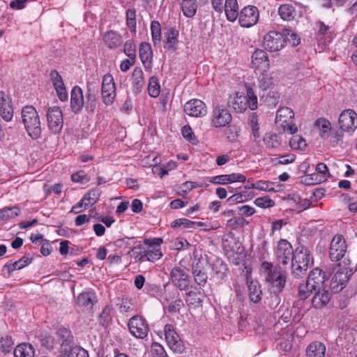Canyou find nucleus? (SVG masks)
<instances>
[{"label":"nucleus","mask_w":357,"mask_h":357,"mask_svg":"<svg viewBox=\"0 0 357 357\" xmlns=\"http://www.w3.org/2000/svg\"><path fill=\"white\" fill-rule=\"evenodd\" d=\"M323 278L324 271L318 268L312 269L310 272L307 278L298 285L297 296L299 300L305 301L312 296L316 288L318 289L319 287H321Z\"/></svg>","instance_id":"nucleus-1"},{"label":"nucleus","mask_w":357,"mask_h":357,"mask_svg":"<svg viewBox=\"0 0 357 357\" xmlns=\"http://www.w3.org/2000/svg\"><path fill=\"white\" fill-rule=\"evenodd\" d=\"M228 105L236 112L241 113L248 107L251 110H255L257 108V97L251 87L247 89L246 96L236 93L229 96Z\"/></svg>","instance_id":"nucleus-2"},{"label":"nucleus","mask_w":357,"mask_h":357,"mask_svg":"<svg viewBox=\"0 0 357 357\" xmlns=\"http://www.w3.org/2000/svg\"><path fill=\"white\" fill-rule=\"evenodd\" d=\"M22 119L28 135L38 139L41 135L40 121L38 112L33 106H25L22 109Z\"/></svg>","instance_id":"nucleus-3"},{"label":"nucleus","mask_w":357,"mask_h":357,"mask_svg":"<svg viewBox=\"0 0 357 357\" xmlns=\"http://www.w3.org/2000/svg\"><path fill=\"white\" fill-rule=\"evenodd\" d=\"M343 263L344 266H342L340 264L339 268L336 271L332 279L330 281L328 280V288L333 294L340 291L354 273L353 269L349 267L350 260L344 258Z\"/></svg>","instance_id":"nucleus-4"},{"label":"nucleus","mask_w":357,"mask_h":357,"mask_svg":"<svg viewBox=\"0 0 357 357\" xmlns=\"http://www.w3.org/2000/svg\"><path fill=\"white\" fill-rule=\"evenodd\" d=\"M232 121L230 112L221 105H213L211 114V125L215 128L227 126Z\"/></svg>","instance_id":"nucleus-5"},{"label":"nucleus","mask_w":357,"mask_h":357,"mask_svg":"<svg viewBox=\"0 0 357 357\" xmlns=\"http://www.w3.org/2000/svg\"><path fill=\"white\" fill-rule=\"evenodd\" d=\"M321 287H319L318 289L316 288L312 298L311 299L312 305L314 307L319 309L326 305L331 300L332 292L329 290L328 278L326 273L324 272V278L321 281Z\"/></svg>","instance_id":"nucleus-6"},{"label":"nucleus","mask_w":357,"mask_h":357,"mask_svg":"<svg viewBox=\"0 0 357 357\" xmlns=\"http://www.w3.org/2000/svg\"><path fill=\"white\" fill-rule=\"evenodd\" d=\"M294 117V111L287 107H281L277 111L275 123L281 126L284 131L294 134L297 132V127L292 123Z\"/></svg>","instance_id":"nucleus-7"},{"label":"nucleus","mask_w":357,"mask_h":357,"mask_svg":"<svg viewBox=\"0 0 357 357\" xmlns=\"http://www.w3.org/2000/svg\"><path fill=\"white\" fill-rule=\"evenodd\" d=\"M46 116L50 130L54 134L60 133L63 126V116L61 108L56 106L48 107Z\"/></svg>","instance_id":"nucleus-8"},{"label":"nucleus","mask_w":357,"mask_h":357,"mask_svg":"<svg viewBox=\"0 0 357 357\" xmlns=\"http://www.w3.org/2000/svg\"><path fill=\"white\" fill-rule=\"evenodd\" d=\"M116 96V85L114 78L111 74H106L103 76L101 86V98L105 105L113 104Z\"/></svg>","instance_id":"nucleus-9"},{"label":"nucleus","mask_w":357,"mask_h":357,"mask_svg":"<svg viewBox=\"0 0 357 357\" xmlns=\"http://www.w3.org/2000/svg\"><path fill=\"white\" fill-rule=\"evenodd\" d=\"M347 249L346 241L342 235H335L331 243L329 256L333 261H339L345 256Z\"/></svg>","instance_id":"nucleus-10"},{"label":"nucleus","mask_w":357,"mask_h":357,"mask_svg":"<svg viewBox=\"0 0 357 357\" xmlns=\"http://www.w3.org/2000/svg\"><path fill=\"white\" fill-rule=\"evenodd\" d=\"M285 44V37L279 31H269L264 37V45L270 52L279 51L284 47Z\"/></svg>","instance_id":"nucleus-11"},{"label":"nucleus","mask_w":357,"mask_h":357,"mask_svg":"<svg viewBox=\"0 0 357 357\" xmlns=\"http://www.w3.org/2000/svg\"><path fill=\"white\" fill-rule=\"evenodd\" d=\"M169 278L174 287L181 291H186L189 287V275L185 268L175 266L172 268Z\"/></svg>","instance_id":"nucleus-12"},{"label":"nucleus","mask_w":357,"mask_h":357,"mask_svg":"<svg viewBox=\"0 0 357 357\" xmlns=\"http://www.w3.org/2000/svg\"><path fill=\"white\" fill-rule=\"evenodd\" d=\"M166 342L169 347L175 353L181 354L185 350V346L178 333L171 324H166L164 328Z\"/></svg>","instance_id":"nucleus-13"},{"label":"nucleus","mask_w":357,"mask_h":357,"mask_svg":"<svg viewBox=\"0 0 357 357\" xmlns=\"http://www.w3.org/2000/svg\"><path fill=\"white\" fill-rule=\"evenodd\" d=\"M128 328L130 333L137 337H146L149 332V326L146 321L141 316H134L129 320Z\"/></svg>","instance_id":"nucleus-14"},{"label":"nucleus","mask_w":357,"mask_h":357,"mask_svg":"<svg viewBox=\"0 0 357 357\" xmlns=\"http://www.w3.org/2000/svg\"><path fill=\"white\" fill-rule=\"evenodd\" d=\"M259 15L257 7L253 6H245L238 13V22L243 27H251L257 22Z\"/></svg>","instance_id":"nucleus-15"},{"label":"nucleus","mask_w":357,"mask_h":357,"mask_svg":"<svg viewBox=\"0 0 357 357\" xmlns=\"http://www.w3.org/2000/svg\"><path fill=\"white\" fill-rule=\"evenodd\" d=\"M277 261L282 265H286L289 261H292L294 251L291 245L284 239L280 240L275 250Z\"/></svg>","instance_id":"nucleus-16"},{"label":"nucleus","mask_w":357,"mask_h":357,"mask_svg":"<svg viewBox=\"0 0 357 357\" xmlns=\"http://www.w3.org/2000/svg\"><path fill=\"white\" fill-rule=\"evenodd\" d=\"M339 124L344 132H353L357 128V114L352 109L344 110L340 115Z\"/></svg>","instance_id":"nucleus-17"},{"label":"nucleus","mask_w":357,"mask_h":357,"mask_svg":"<svg viewBox=\"0 0 357 357\" xmlns=\"http://www.w3.org/2000/svg\"><path fill=\"white\" fill-rule=\"evenodd\" d=\"M184 112L188 116L202 117L207 114L206 104L199 99H192L184 105Z\"/></svg>","instance_id":"nucleus-18"},{"label":"nucleus","mask_w":357,"mask_h":357,"mask_svg":"<svg viewBox=\"0 0 357 357\" xmlns=\"http://www.w3.org/2000/svg\"><path fill=\"white\" fill-rule=\"evenodd\" d=\"M252 66L259 71L266 72L269 69L268 55L263 50H256L252 55Z\"/></svg>","instance_id":"nucleus-19"},{"label":"nucleus","mask_w":357,"mask_h":357,"mask_svg":"<svg viewBox=\"0 0 357 357\" xmlns=\"http://www.w3.org/2000/svg\"><path fill=\"white\" fill-rule=\"evenodd\" d=\"M0 116L6 121H10L13 117V109L10 97L4 92H0Z\"/></svg>","instance_id":"nucleus-20"},{"label":"nucleus","mask_w":357,"mask_h":357,"mask_svg":"<svg viewBox=\"0 0 357 357\" xmlns=\"http://www.w3.org/2000/svg\"><path fill=\"white\" fill-rule=\"evenodd\" d=\"M246 181V177L240 173H232L230 174H222L215 176L211 178L210 182L218 185H226L235 182L243 183Z\"/></svg>","instance_id":"nucleus-21"},{"label":"nucleus","mask_w":357,"mask_h":357,"mask_svg":"<svg viewBox=\"0 0 357 357\" xmlns=\"http://www.w3.org/2000/svg\"><path fill=\"white\" fill-rule=\"evenodd\" d=\"M291 261L309 267L313 264V258L307 248L299 246L296 248Z\"/></svg>","instance_id":"nucleus-22"},{"label":"nucleus","mask_w":357,"mask_h":357,"mask_svg":"<svg viewBox=\"0 0 357 357\" xmlns=\"http://www.w3.org/2000/svg\"><path fill=\"white\" fill-rule=\"evenodd\" d=\"M84 106V96L82 89L75 86L70 92V107L73 112L78 114Z\"/></svg>","instance_id":"nucleus-23"},{"label":"nucleus","mask_w":357,"mask_h":357,"mask_svg":"<svg viewBox=\"0 0 357 357\" xmlns=\"http://www.w3.org/2000/svg\"><path fill=\"white\" fill-rule=\"evenodd\" d=\"M266 281L276 288L278 292L282 291L286 282V275L280 270L275 269L270 275L266 278Z\"/></svg>","instance_id":"nucleus-24"},{"label":"nucleus","mask_w":357,"mask_h":357,"mask_svg":"<svg viewBox=\"0 0 357 357\" xmlns=\"http://www.w3.org/2000/svg\"><path fill=\"white\" fill-rule=\"evenodd\" d=\"M246 282L249 290V297L250 300L257 303L261 299L262 291L259 283L256 280H252L250 275H247Z\"/></svg>","instance_id":"nucleus-25"},{"label":"nucleus","mask_w":357,"mask_h":357,"mask_svg":"<svg viewBox=\"0 0 357 357\" xmlns=\"http://www.w3.org/2000/svg\"><path fill=\"white\" fill-rule=\"evenodd\" d=\"M315 26L317 38L319 40H324V42H330L333 35L332 26L326 25L321 20H318L315 23Z\"/></svg>","instance_id":"nucleus-26"},{"label":"nucleus","mask_w":357,"mask_h":357,"mask_svg":"<svg viewBox=\"0 0 357 357\" xmlns=\"http://www.w3.org/2000/svg\"><path fill=\"white\" fill-rule=\"evenodd\" d=\"M132 91L135 93H139L142 91L144 86V73L141 68L136 67L132 71L130 78Z\"/></svg>","instance_id":"nucleus-27"},{"label":"nucleus","mask_w":357,"mask_h":357,"mask_svg":"<svg viewBox=\"0 0 357 357\" xmlns=\"http://www.w3.org/2000/svg\"><path fill=\"white\" fill-rule=\"evenodd\" d=\"M139 58L145 68L150 67L153 60V52L149 43L143 42L139 47Z\"/></svg>","instance_id":"nucleus-28"},{"label":"nucleus","mask_w":357,"mask_h":357,"mask_svg":"<svg viewBox=\"0 0 357 357\" xmlns=\"http://www.w3.org/2000/svg\"><path fill=\"white\" fill-rule=\"evenodd\" d=\"M326 354V346L324 343L314 341L310 343L306 349L307 357H324Z\"/></svg>","instance_id":"nucleus-29"},{"label":"nucleus","mask_w":357,"mask_h":357,"mask_svg":"<svg viewBox=\"0 0 357 357\" xmlns=\"http://www.w3.org/2000/svg\"><path fill=\"white\" fill-rule=\"evenodd\" d=\"M223 10L227 19L230 22H234L238 16V6L237 0H225Z\"/></svg>","instance_id":"nucleus-30"},{"label":"nucleus","mask_w":357,"mask_h":357,"mask_svg":"<svg viewBox=\"0 0 357 357\" xmlns=\"http://www.w3.org/2000/svg\"><path fill=\"white\" fill-rule=\"evenodd\" d=\"M105 44L110 49L119 47L122 43L121 36L116 31H109L103 36Z\"/></svg>","instance_id":"nucleus-31"},{"label":"nucleus","mask_w":357,"mask_h":357,"mask_svg":"<svg viewBox=\"0 0 357 357\" xmlns=\"http://www.w3.org/2000/svg\"><path fill=\"white\" fill-rule=\"evenodd\" d=\"M314 126L318 128L319 135L322 139L326 140V139H329V134L333 128L328 120L319 118L314 122Z\"/></svg>","instance_id":"nucleus-32"},{"label":"nucleus","mask_w":357,"mask_h":357,"mask_svg":"<svg viewBox=\"0 0 357 357\" xmlns=\"http://www.w3.org/2000/svg\"><path fill=\"white\" fill-rule=\"evenodd\" d=\"M157 244L155 245H150L146 250V261H155L160 259L162 253L160 250V244L162 241V239H156Z\"/></svg>","instance_id":"nucleus-33"},{"label":"nucleus","mask_w":357,"mask_h":357,"mask_svg":"<svg viewBox=\"0 0 357 357\" xmlns=\"http://www.w3.org/2000/svg\"><path fill=\"white\" fill-rule=\"evenodd\" d=\"M13 353L15 357H33L34 349L30 344L22 343L15 348Z\"/></svg>","instance_id":"nucleus-34"},{"label":"nucleus","mask_w":357,"mask_h":357,"mask_svg":"<svg viewBox=\"0 0 357 357\" xmlns=\"http://www.w3.org/2000/svg\"><path fill=\"white\" fill-rule=\"evenodd\" d=\"M278 14L283 20L291 21L296 17V12L292 5L286 3L279 7Z\"/></svg>","instance_id":"nucleus-35"},{"label":"nucleus","mask_w":357,"mask_h":357,"mask_svg":"<svg viewBox=\"0 0 357 357\" xmlns=\"http://www.w3.org/2000/svg\"><path fill=\"white\" fill-rule=\"evenodd\" d=\"M181 8L185 17H192L197 10V0H182Z\"/></svg>","instance_id":"nucleus-36"},{"label":"nucleus","mask_w":357,"mask_h":357,"mask_svg":"<svg viewBox=\"0 0 357 357\" xmlns=\"http://www.w3.org/2000/svg\"><path fill=\"white\" fill-rule=\"evenodd\" d=\"M343 131L341 129L333 128L329 134V139H326L329 142L330 146L335 147L343 143Z\"/></svg>","instance_id":"nucleus-37"},{"label":"nucleus","mask_w":357,"mask_h":357,"mask_svg":"<svg viewBox=\"0 0 357 357\" xmlns=\"http://www.w3.org/2000/svg\"><path fill=\"white\" fill-rule=\"evenodd\" d=\"M95 296L89 292L81 293L77 298V303L79 306L90 308L94 303Z\"/></svg>","instance_id":"nucleus-38"},{"label":"nucleus","mask_w":357,"mask_h":357,"mask_svg":"<svg viewBox=\"0 0 357 357\" xmlns=\"http://www.w3.org/2000/svg\"><path fill=\"white\" fill-rule=\"evenodd\" d=\"M263 141L266 147L269 149H276L280 146V140L278 136L274 133H266Z\"/></svg>","instance_id":"nucleus-39"},{"label":"nucleus","mask_w":357,"mask_h":357,"mask_svg":"<svg viewBox=\"0 0 357 357\" xmlns=\"http://www.w3.org/2000/svg\"><path fill=\"white\" fill-rule=\"evenodd\" d=\"M152 41L154 46H158L161 42V26L158 21H153L151 24Z\"/></svg>","instance_id":"nucleus-40"},{"label":"nucleus","mask_w":357,"mask_h":357,"mask_svg":"<svg viewBox=\"0 0 357 357\" xmlns=\"http://www.w3.org/2000/svg\"><path fill=\"white\" fill-rule=\"evenodd\" d=\"M258 77V86L262 91H266L273 85V78L266 72L260 71Z\"/></svg>","instance_id":"nucleus-41"},{"label":"nucleus","mask_w":357,"mask_h":357,"mask_svg":"<svg viewBox=\"0 0 357 357\" xmlns=\"http://www.w3.org/2000/svg\"><path fill=\"white\" fill-rule=\"evenodd\" d=\"M178 32L176 29L171 28L165 36L166 47L169 50H174L175 45L178 42Z\"/></svg>","instance_id":"nucleus-42"},{"label":"nucleus","mask_w":357,"mask_h":357,"mask_svg":"<svg viewBox=\"0 0 357 357\" xmlns=\"http://www.w3.org/2000/svg\"><path fill=\"white\" fill-rule=\"evenodd\" d=\"M148 93L150 96L157 98L160 93V86L158 79L155 76H152L149 79L148 85Z\"/></svg>","instance_id":"nucleus-43"},{"label":"nucleus","mask_w":357,"mask_h":357,"mask_svg":"<svg viewBox=\"0 0 357 357\" xmlns=\"http://www.w3.org/2000/svg\"><path fill=\"white\" fill-rule=\"evenodd\" d=\"M146 250L142 245L135 246L128 254L133 257L136 262L146 261Z\"/></svg>","instance_id":"nucleus-44"},{"label":"nucleus","mask_w":357,"mask_h":357,"mask_svg":"<svg viewBox=\"0 0 357 357\" xmlns=\"http://www.w3.org/2000/svg\"><path fill=\"white\" fill-rule=\"evenodd\" d=\"M171 227L172 228L195 229L196 222L191 221L187 218H178L172 222Z\"/></svg>","instance_id":"nucleus-45"},{"label":"nucleus","mask_w":357,"mask_h":357,"mask_svg":"<svg viewBox=\"0 0 357 357\" xmlns=\"http://www.w3.org/2000/svg\"><path fill=\"white\" fill-rule=\"evenodd\" d=\"M65 355L66 357H89L87 351L79 346L70 347Z\"/></svg>","instance_id":"nucleus-46"},{"label":"nucleus","mask_w":357,"mask_h":357,"mask_svg":"<svg viewBox=\"0 0 357 357\" xmlns=\"http://www.w3.org/2000/svg\"><path fill=\"white\" fill-rule=\"evenodd\" d=\"M185 299L188 305H197L202 303L200 292L190 290L185 293Z\"/></svg>","instance_id":"nucleus-47"},{"label":"nucleus","mask_w":357,"mask_h":357,"mask_svg":"<svg viewBox=\"0 0 357 357\" xmlns=\"http://www.w3.org/2000/svg\"><path fill=\"white\" fill-rule=\"evenodd\" d=\"M309 267L291 261V275L295 278H301L305 275Z\"/></svg>","instance_id":"nucleus-48"},{"label":"nucleus","mask_w":357,"mask_h":357,"mask_svg":"<svg viewBox=\"0 0 357 357\" xmlns=\"http://www.w3.org/2000/svg\"><path fill=\"white\" fill-rule=\"evenodd\" d=\"M289 145L292 149L304 150L307 146V143L305 139L300 136H294L289 140Z\"/></svg>","instance_id":"nucleus-49"},{"label":"nucleus","mask_w":357,"mask_h":357,"mask_svg":"<svg viewBox=\"0 0 357 357\" xmlns=\"http://www.w3.org/2000/svg\"><path fill=\"white\" fill-rule=\"evenodd\" d=\"M20 213V209L17 206L4 208L1 211V218L3 219L13 218Z\"/></svg>","instance_id":"nucleus-50"},{"label":"nucleus","mask_w":357,"mask_h":357,"mask_svg":"<svg viewBox=\"0 0 357 357\" xmlns=\"http://www.w3.org/2000/svg\"><path fill=\"white\" fill-rule=\"evenodd\" d=\"M136 12L135 9H128L126 12V24L131 31L136 29Z\"/></svg>","instance_id":"nucleus-51"},{"label":"nucleus","mask_w":357,"mask_h":357,"mask_svg":"<svg viewBox=\"0 0 357 357\" xmlns=\"http://www.w3.org/2000/svg\"><path fill=\"white\" fill-rule=\"evenodd\" d=\"M100 195V192L98 189H93L85 194L84 195V199L89 200V202H86V206H89L94 204L99 199Z\"/></svg>","instance_id":"nucleus-52"},{"label":"nucleus","mask_w":357,"mask_h":357,"mask_svg":"<svg viewBox=\"0 0 357 357\" xmlns=\"http://www.w3.org/2000/svg\"><path fill=\"white\" fill-rule=\"evenodd\" d=\"M123 51L130 59H135L136 47L132 40H128L125 43Z\"/></svg>","instance_id":"nucleus-53"},{"label":"nucleus","mask_w":357,"mask_h":357,"mask_svg":"<svg viewBox=\"0 0 357 357\" xmlns=\"http://www.w3.org/2000/svg\"><path fill=\"white\" fill-rule=\"evenodd\" d=\"M254 202L256 206L263 208H271L275 206V202L268 196L258 197Z\"/></svg>","instance_id":"nucleus-54"},{"label":"nucleus","mask_w":357,"mask_h":357,"mask_svg":"<svg viewBox=\"0 0 357 357\" xmlns=\"http://www.w3.org/2000/svg\"><path fill=\"white\" fill-rule=\"evenodd\" d=\"M322 181V178L317 173L307 174L302 177V182L308 185L319 183Z\"/></svg>","instance_id":"nucleus-55"},{"label":"nucleus","mask_w":357,"mask_h":357,"mask_svg":"<svg viewBox=\"0 0 357 357\" xmlns=\"http://www.w3.org/2000/svg\"><path fill=\"white\" fill-rule=\"evenodd\" d=\"M50 76L55 90L65 86L61 75L56 70H52Z\"/></svg>","instance_id":"nucleus-56"},{"label":"nucleus","mask_w":357,"mask_h":357,"mask_svg":"<svg viewBox=\"0 0 357 357\" xmlns=\"http://www.w3.org/2000/svg\"><path fill=\"white\" fill-rule=\"evenodd\" d=\"M181 133H182L183 137L187 141L192 143V144H195L197 142V140L195 136V134L192 132V130L190 126H183L181 130Z\"/></svg>","instance_id":"nucleus-57"},{"label":"nucleus","mask_w":357,"mask_h":357,"mask_svg":"<svg viewBox=\"0 0 357 357\" xmlns=\"http://www.w3.org/2000/svg\"><path fill=\"white\" fill-rule=\"evenodd\" d=\"M256 189L267 192H276L273 187V183L268 181L261 180L257 181Z\"/></svg>","instance_id":"nucleus-58"},{"label":"nucleus","mask_w":357,"mask_h":357,"mask_svg":"<svg viewBox=\"0 0 357 357\" xmlns=\"http://www.w3.org/2000/svg\"><path fill=\"white\" fill-rule=\"evenodd\" d=\"M151 353L153 357H168L163 347L157 342L152 344Z\"/></svg>","instance_id":"nucleus-59"},{"label":"nucleus","mask_w":357,"mask_h":357,"mask_svg":"<svg viewBox=\"0 0 357 357\" xmlns=\"http://www.w3.org/2000/svg\"><path fill=\"white\" fill-rule=\"evenodd\" d=\"M296 159L294 155H283L280 156L278 158H274L273 162L275 165H287L293 162Z\"/></svg>","instance_id":"nucleus-60"},{"label":"nucleus","mask_w":357,"mask_h":357,"mask_svg":"<svg viewBox=\"0 0 357 357\" xmlns=\"http://www.w3.org/2000/svg\"><path fill=\"white\" fill-rule=\"evenodd\" d=\"M194 278H195V282L199 285V286H203L205 284V283L207 281L208 275L206 273L202 272V271H194Z\"/></svg>","instance_id":"nucleus-61"},{"label":"nucleus","mask_w":357,"mask_h":357,"mask_svg":"<svg viewBox=\"0 0 357 357\" xmlns=\"http://www.w3.org/2000/svg\"><path fill=\"white\" fill-rule=\"evenodd\" d=\"M168 303L169 305L166 307V309L170 313L178 312L183 305V302L179 298H176L174 301L169 302Z\"/></svg>","instance_id":"nucleus-62"},{"label":"nucleus","mask_w":357,"mask_h":357,"mask_svg":"<svg viewBox=\"0 0 357 357\" xmlns=\"http://www.w3.org/2000/svg\"><path fill=\"white\" fill-rule=\"evenodd\" d=\"M3 268L7 271L9 275H10L15 270H20L23 268V266L20 264L19 260L15 262L10 261L4 265Z\"/></svg>","instance_id":"nucleus-63"},{"label":"nucleus","mask_w":357,"mask_h":357,"mask_svg":"<svg viewBox=\"0 0 357 357\" xmlns=\"http://www.w3.org/2000/svg\"><path fill=\"white\" fill-rule=\"evenodd\" d=\"M275 269H278V268H273V264L268 261H264L260 267V271L264 275L265 279Z\"/></svg>","instance_id":"nucleus-64"}]
</instances>
